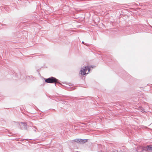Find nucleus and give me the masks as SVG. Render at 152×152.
Segmentation results:
<instances>
[{"mask_svg": "<svg viewBox=\"0 0 152 152\" xmlns=\"http://www.w3.org/2000/svg\"><path fill=\"white\" fill-rule=\"evenodd\" d=\"M90 70V67L87 66L83 67L80 70V73L83 75H86Z\"/></svg>", "mask_w": 152, "mask_h": 152, "instance_id": "nucleus-1", "label": "nucleus"}, {"mask_svg": "<svg viewBox=\"0 0 152 152\" xmlns=\"http://www.w3.org/2000/svg\"><path fill=\"white\" fill-rule=\"evenodd\" d=\"M141 148L142 151L144 152L146 151L150 152L152 151V146L151 145H148L146 147Z\"/></svg>", "mask_w": 152, "mask_h": 152, "instance_id": "nucleus-2", "label": "nucleus"}, {"mask_svg": "<svg viewBox=\"0 0 152 152\" xmlns=\"http://www.w3.org/2000/svg\"><path fill=\"white\" fill-rule=\"evenodd\" d=\"M57 80L53 77H51L46 79L45 81L47 83H53L56 82Z\"/></svg>", "mask_w": 152, "mask_h": 152, "instance_id": "nucleus-3", "label": "nucleus"}, {"mask_svg": "<svg viewBox=\"0 0 152 152\" xmlns=\"http://www.w3.org/2000/svg\"><path fill=\"white\" fill-rule=\"evenodd\" d=\"M19 125L22 128H26L27 124L26 123H23L22 122H20L19 123Z\"/></svg>", "mask_w": 152, "mask_h": 152, "instance_id": "nucleus-4", "label": "nucleus"}, {"mask_svg": "<svg viewBox=\"0 0 152 152\" xmlns=\"http://www.w3.org/2000/svg\"><path fill=\"white\" fill-rule=\"evenodd\" d=\"M87 139L83 140L82 139H80L79 141V143H80L81 144H83L84 143L87 142Z\"/></svg>", "mask_w": 152, "mask_h": 152, "instance_id": "nucleus-5", "label": "nucleus"}, {"mask_svg": "<svg viewBox=\"0 0 152 152\" xmlns=\"http://www.w3.org/2000/svg\"><path fill=\"white\" fill-rule=\"evenodd\" d=\"M79 140H80V139H76L74 140H73L75 142H77L79 143Z\"/></svg>", "mask_w": 152, "mask_h": 152, "instance_id": "nucleus-6", "label": "nucleus"}, {"mask_svg": "<svg viewBox=\"0 0 152 152\" xmlns=\"http://www.w3.org/2000/svg\"><path fill=\"white\" fill-rule=\"evenodd\" d=\"M119 152H126L125 151H124V150H121L120 151H118Z\"/></svg>", "mask_w": 152, "mask_h": 152, "instance_id": "nucleus-7", "label": "nucleus"}, {"mask_svg": "<svg viewBox=\"0 0 152 152\" xmlns=\"http://www.w3.org/2000/svg\"><path fill=\"white\" fill-rule=\"evenodd\" d=\"M82 43H84V42H82Z\"/></svg>", "mask_w": 152, "mask_h": 152, "instance_id": "nucleus-8", "label": "nucleus"}, {"mask_svg": "<svg viewBox=\"0 0 152 152\" xmlns=\"http://www.w3.org/2000/svg\"><path fill=\"white\" fill-rule=\"evenodd\" d=\"M134 151H137V150H134Z\"/></svg>", "mask_w": 152, "mask_h": 152, "instance_id": "nucleus-9", "label": "nucleus"}]
</instances>
